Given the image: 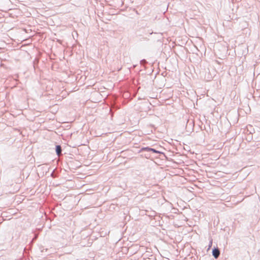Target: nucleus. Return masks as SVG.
Returning a JSON list of instances; mask_svg holds the SVG:
<instances>
[{"label": "nucleus", "instance_id": "obj_1", "mask_svg": "<svg viewBox=\"0 0 260 260\" xmlns=\"http://www.w3.org/2000/svg\"><path fill=\"white\" fill-rule=\"evenodd\" d=\"M213 256H214L215 258H217L219 255V254H220V252H219V251L218 249H214L213 250Z\"/></svg>", "mask_w": 260, "mask_h": 260}, {"label": "nucleus", "instance_id": "obj_2", "mask_svg": "<svg viewBox=\"0 0 260 260\" xmlns=\"http://www.w3.org/2000/svg\"><path fill=\"white\" fill-rule=\"evenodd\" d=\"M56 151L57 154V155L59 156L61 154V147L59 145L57 146L56 147Z\"/></svg>", "mask_w": 260, "mask_h": 260}, {"label": "nucleus", "instance_id": "obj_3", "mask_svg": "<svg viewBox=\"0 0 260 260\" xmlns=\"http://www.w3.org/2000/svg\"><path fill=\"white\" fill-rule=\"evenodd\" d=\"M149 151H152V152H155V153H157V151H156L155 149H153V148H150V149H149Z\"/></svg>", "mask_w": 260, "mask_h": 260}, {"label": "nucleus", "instance_id": "obj_4", "mask_svg": "<svg viewBox=\"0 0 260 260\" xmlns=\"http://www.w3.org/2000/svg\"><path fill=\"white\" fill-rule=\"evenodd\" d=\"M150 149V148H148V147H145V148H142V150H147V151H149V149Z\"/></svg>", "mask_w": 260, "mask_h": 260}]
</instances>
